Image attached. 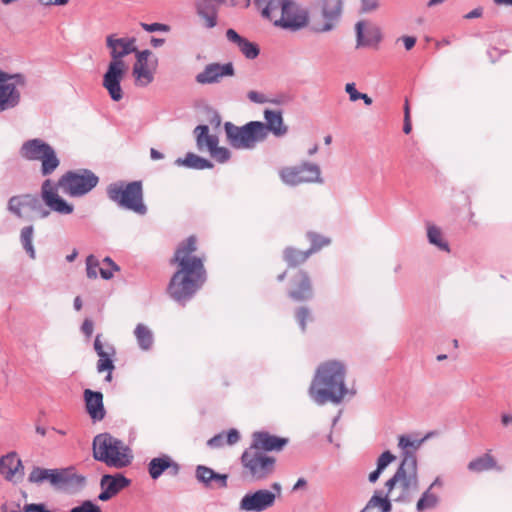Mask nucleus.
<instances>
[{
	"mask_svg": "<svg viewBox=\"0 0 512 512\" xmlns=\"http://www.w3.org/2000/svg\"><path fill=\"white\" fill-rule=\"evenodd\" d=\"M196 249V238L190 236L175 251L173 261L178 264V270L171 278L168 291L177 302L191 299L206 280L203 260L193 255Z\"/></svg>",
	"mask_w": 512,
	"mask_h": 512,
	"instance_id": "1",
	"label": "nucleus"
},
{
	"mask_svg": "<svg viewBox=\"0 0 512 512\" xmlns=\"http://www.w3.org/2000/svg\"><path fill=\"white\" fill-rule=\"evenodd\" d=\"M347 368L344 362L328 360L321 363L309 387V396L317 405L328 402L340 404L347 396L356 394L354 388L346 385Z\"/></svg>",
	"mask_w": 512,
	"mask_h": 512,
	"instance_id": "2",
	"label": "nucleus"
},
{
	"mask_svg": "<svg viewBox=\"0 0 512 512\" xmlns=\"http://www.w3.org/2000/svg\"><path fill=\"white\" fill-rule=\"evenodd\" d=\"M105 48L110 60L102 85L111 99L118 102L123 98L121 82L129 71L126 58L136 51V38L110 33L105 36Z\"/></svg>",
	"mask_w": 512,
	"mask_h": 512,
	"instance_id": "3",
	"label": "nucleus"
},
{
	"mask_svg": "<svg viewBox=\"0 0 512 512\" xmlns=\"http://www.w3.org/2000/svg\"><path fill=\"white\" fill-rule=\"evenodd\" d=\"M385 494L383 496L392 502L407 504L419 492L420 482L417 459L406 456L401 460L396 471L384 484Z\"/></svg>",
	"mask_w": 512,
	"mask_h": 512,
	"instance_id": "4",
	"label": "nucleus"
},
{
	"mask_svg": "<svg viewBox=\"0 0 512 512\" xmlns=\"http://www.w3.org/2000/svg\"><path fill=\"white\" fill-rule=\"evenodd\" d=\"M259 6H263L262 15L275 26L290 31H298L307 26L308 12L305 8L292 0H255Z\"/></svg>",
	"mask_w": 512,
	"mask_h": 512,
	"instance_id": "5",
	"label": "nucleus"
},
{
	"mask_svg": "<svg viewBox=\"0 0 512 512\" xmlns=\"http://www.w3.org/2000/svg\"><path fill=\"white\" fill-rule=\"evenodd\" d=\"M93 457L107 466L122 469L133 460L131 449L109 433H101L93 439Z\"/></svg>",
	"mask_w": 512,
	"mask_h": 512,
	"instance_id": "6",
	"label": "nucleus"
},
{
	"mask_svg": "<svg viewBox=\"0 0 512 512\" xmlns=\"http://www.w3.org/2000/svg\"><path fill=\"white\" fill-rule=\"evenodd\" d=\"M108 198L119 207L138 215H145L147 207L143 201V189L140 181L125 183L114 182L107 187Z\"/></svg>",
	"mask_w": 512,
	"mask_h": 512,
	"instance_id": "7",
	"label": "nucleus"
},
{
	"mask_svg": "<svg viewBox=\"0 0 512 512\" xmlns=\"http://www.w3.org/2000/svg\"><path fill=\"white\" fill-rule=\"evenodd\" d=\"M224 130L228 143L237 150H252L265 141L264 123L260 121H250L243 126L225 122Z\"/></svg>",
	"mask_w": 512,
	"mask_h": 512,
	"instance_id": "8",
	"label": "nucleus"
},
{
	"mask_svg": "<svg viewBox=\"0 0 512 512\" xmlns=\"http://www.w3.org/2000/svg\"><path fill=\"white\" fill-rule=\"evenodd\" d=\"M41 198L45 208L40 200L35 196H29V208L35 213L38 218L44 219L50 215V211L56 212L60 215H69L74 211V206L63 199L57 190V187L50 179H46L41 186Z\"/></svg>",
	"mask_w": 512,
	"mask_h": 512,
	"instance_id": "9",
	"label": "nucleus"
},
{
	"mask_svg": "<svg viewBox=\"0 0 512 512\" xmlns=\"http://www.w3.org/2000/svg\"><path fill=\"white\" fill-rule=\"evenodd\" d=\"M276 460L261 449L249 447L241 456L243 475L258 482L269 478L275 471Z\"/></svg>",
	"mask_w": 512,
	"mask_h": 512,
	"instance_id": "10",
	"label": "nucleus"
},
{
	"mask_svg": "<svg viewBox=\"0 0 512 512\" xmlns=\"http://www.w3.org/2000/svg\"><path fill=\"white\" fill-rule=\"evenodd\" d=\"M22 158L41 162V174L48 176L60 165V160L53 147L40 138L25 141L19 150Z\"/></svg>",
	"mask_w": 512,
	"mask_h": 512,
	"instance_id": "11",
	"label": "nucleus"
},
{
	"mask_svg": "<svg viewBox=\"0 0 512 512\" xmlns=\"http://www.w3.org/2000/svg\"><path fill=\"white\" fill-rule=\"evenodd\" d=\"M99 178L89 169L68 171L58 180V186L70 197H82L92 191Z\"/></svg>",
	"mask_w": 512,
	"mask_h": 512,
	"instance_id": "12",
	"label": "nucleus"
},
{
	"mask_svg": "<svg viewBox=\"0 0 512 512\" xmlns=\"http://www.w3.org/2000/svg\"><path fill=\"white\" fill-rule=\"evenodd\" d=\"M281 181L288 186H298L304 183H323L320 166L304 161L296 166H286L279 170Z\"/></svg>",
	"mask_w": 512,
	"mask_h": 512,
	"instance_id": "13",
	"label": "nucleus"
},
{
	"mask_svg": "<svg viewBox=\"0 0 512 512\" xmlns=\"http://www.w3.org/2000/svg\"><path fill=\"white\" fill-rule=\"evenodd\" d=\"M24 86L25 77L22 74H9L0 70V113L18 106L20 89Z\"/></svg>",
	"mask_w": 512,
	"mask_h": 512,
	"instance_id": "14",
	"label": "nucleus"
},
{
	"mask_svg": "<svg viewBox=\"0 0 512 512\" xmlns=\"http://www.w3.org/2000/svg\"><path fill=\"white\" fill-rule=\"evenodd\" d=\"M28 481L34 484L49 482L52 486L62 487L72 483L83 485L85 477L72 474L68 469H45L36 466L30 472Z\"/></svg>",
	"mask_w": 512,
	"mask_h": 512,
	"instance_id": "15",
	"label": "nucleus"
},
{
	"mask_svg": "<svg viewBox=\"0 0 512 512\" xmlns=\"http://www.w3.org/2000/svg\"><path fill=\"white\" fill-rule=\"evenodd\" d=\"M276 494L267 489L246 493L239 502V510L244 512H263L275 504Z\"/></svg>",
	"mask_w": 512,
	"mask_h": 512,
	"instance_id": "16",
	"label": "nucleus"
},
{
	"mask_svg": "<svg viewBox=\"0 0 512 512\" xmlns=\"http://www.w3.org/2000/svg\"><path fill=\"white\" fill-rule=\"evenodd\" d=\"M235 75L232 62H212L204 66L203 70L196 74L195 81L199 85H213L220 83L225 77Z\"/></svg>",
	"mask_w": 512,
	"mask_h": 512,
	"instance_id": "17",
	"label": "nucleus"
},
{
	"mask_svg": "<svg viewBox=\"0 0 512 512\" xmlns=\"http://www.w3.org/2000/svg\"><path fill=\"white\" fill-rule=\"evenodd\" d=\"M130 480L122 474H105L100 480L101 493L98 495V499L101 501H108L121 490L130 485Z\"/></svg>",
	"mask_w": 512,
	"mask_h": 512,
	"instance_id": "18",
	"label": "nucleus"
},
{
	"mask_svg": "<svg viewBox=\"0 0 512 512\" xmlns=\"http://www.w3.org/2000/svg\"><path fill=\"white\" fill-rule=\"evenodd\" d=\"M289 297L297 302H303L313 298L311 280L305 271H298L292 278V288L289 291Z\"/></svg>",
	"mask_w": 512,
	"mask_h": 512,
	"instance_id": "19",
	"label": "nucleus"
},
{
	"mask_svg": "<svg viewBox=\"0 0 512 512\" xmlns=\"http://www.w3.org/2000/svg\"><path fill=\"white\" fill-rule=\"evenodd\" d=\"M157 67L158 60H153V62L135 61L132 67L135 86L144 88L150 85L155 79Z\"/></svg>",
	"mask_w": 512,
	"mask_h": 512,
	"instance_id": "20",
	"label": "nucleus"
},
{
	"mask_svg": "<svg viewBox=\"0 0 512 512\" xmlns=\"http://www.w3.org/2000/svg\"><path fill=\"white\" fill-rule=\"evenodd\" d=\"M308 237L311 241V248L305 252H297V259L292 258V253H294V251L291 248L285 249L284 259L290 266H296L305 262L312 253L318 251L330 243L328 238L317 235L315 233H309Z\"/></svg>",
	"mask_w": 512,
	"mask_h": 512,
	"instance_id": "21",
	"label": "nucleus"
},
{
	"mask_svg": "<svg viewBox=\"0 0 512 512\" xmlns=\"http://www.w3.org/2000/svg\"><path fill=\"white\" fill-rule=\"evenodd\" d=\"M0 474L8 481L22 478L24 467L16 452H10L0 458Z\"/></svg>",
	"mask_w": 512,
	"mask_h": 512,
	"instance_id": "22",
	"label": "nucleus"
},
{
	"mask_svg": "<svg viewBox=\"0 0 512 512\" xmlns=\"http://www.w3.org/2000/svg\"><path fill=\"white\" fill-rule=\"evenodd\" d=\"M356 46H377L382 40L381 29L377 26H370L364 31V22H357L356 26Z\"/></svg>",
	"mask_w": 512,
	"mask_h": 512,
	"instance_id": "23",
	"label": "nucleus"
},
{
	"mask_svg": "<svg viewBox=\"0 0 512 512\" xmlns=\"http://www.w3.org/2000/svg\"><path fill=\"white\" fill-rule=\"evenodd\" d=\"M287 444V439L270 435L267 432H255L250 447L261 449L264 452L279 451Z\"/></svg>",
	"mask_w": 512,
	"mask_h": 512,
	"instance_id": "24",
	"label": "nucleus"
},
{
	"mask_svg": "<svg viewBox=\"0 0 512 512\" xmlns=\"http://www.w3.org/2000/svg\"><path fill=\"white\" fill-rule=\"evenodd\" d=\"M196 479L206 487L215 485L218 488H226L228 475L217 473L207 466L198 465L196 468Z\"/></svg>",
	"mask_w": 512,
	"mask_h": 512,
	"instance_id": "25",
	"label": "nucleus"
},
{
	"mask_svg": "<svg viewBox=\"0 0 512 512\" xmlns=\"http://www.w3.org/2000/svg\"><path fill=\"white\" fill-rule=\"evenodd\" d=\"M84 400L90 417L95 421L102 420L105 416L102 393L86 389L84 391Z\"/></svg>",
	"mask_w": 512,
	"mask_h": 512,
	"instance_id": "26",
	"label": "nucleus"
},
{
	"mask_svg": "<svg viewBox=\"0 0 512 512\" xmlns=\"http://www.w3.org/2000/svg\"><path fill=\"white\" fill-rule=\"evenodd\" d=\"M264 123L265 128V140L268 137L269 132L273 133L277 137L284 136L288 128L284 125L282 113L280 111H274L266 109L264 111Z\"/></svg>",
	"mask_w": 512,
	"mask_h": 512,
	"instance_id": "27",
	"label": "nucleus"
},
{
	"mask_svg": "<svg viewBox=\"0 0 512 512\" xmlns=\"http://www.w3.org/2000/svg\"><path fill=\"white\" fill-rule=\"evenodd\" d=\"M94 349L99 356V360L97 362V371L102 373L104 371L112 372L115 368L112 356L115 354V350L112 346L107 345L106 349L100 340V335H97L94 341Z\"/></svg>",
	"mask_w": 512,
	"mask_h": 512,
	"instance_id": "28",
	"label": "nucleus"
},
{
	"mask_svg": "<svg viewBox=\"0 0 512 512\" xmlns=\"http://www.w3.org/2000/svg\"><path fill=\"white\" fill-rule=\"evenodd\" d=\"M226 38L228 39V41L237 45V47L239 48L241 53L247 59H251V60L255 59L260 53V50H259L257 44L240 36L234 29H228L226 31Z\"/></svg>",
	"mask_w": 512,
	"mask_h": 512,
	"instance_id": "29",
	"label": "nucleus"
},
{
	"mask_svg": "<svg viewBox=\"0 0 512 512\" xmlns=\"http://www.w3.org/2000/svg\"><path fill=\"white\" fill-rule=\"evenodd\" d=\"M342 0H322V15L327 21L320 31H330L333 24L329 21L337 20L342 12Z\"/></svg>",
	"mask_w": 512,
	"mask_h": 512,
	"instance_id": "30",
	"label": "nucleus"
},
{
	"mask_svg": "<svg viewBox=\"0 0 512 512\" xmlns=\"http://www.w3.org/2000/svg\"><path fill=\"white\" fill-rule=\"evenodd\" d=\"M194 134L196 136V145L198 150H210L212 147L216 146L219 142L218 137L216 135L209 134V127L207 125H198L194 129Z\"/></svg>",
	"mask_w": 512,
	"mask_h": 512,
	"instance_id": "31",
	"label": "nucleus"
},
{
	"mask_svg": "<svg viewBox=\"0 0 512 512\" xmlns=\"http://www.w3.org/2000/svg\"><path fill=\"white\" fill-rule=\"evenodd\" d=\"M173 467L175 469V473L178 471V465L174 463L171 458L167 455H163L161 457L153 458L148 464V472L152 479H158L162 473Z\"/></svg>",
	"mask_w": 512,
	"mask_h": 512,
	"instance_id": "32",
	"label": "nucleus"
},
{
	"mask_svg": "<svg viewBox=\"0 0 512 512\" xmlns=\"http://www.w3.org/2000/svg\"><path fill=\"white\" fill-rule=\"evenodd\" d=\"M391 510L392 504L383 496V491L376 490L360 512H390Z\"/></svg>",
	"mask_w": 512,
	"mask_h": 512,
	"instance_id": "33",
	"label": "nucleus"
},
{
	"mask_svg": "<svg viewBox=\"0 0 512 512\" xmlns=\"http://www.w3.org/2000/svg\"><path fill=\"white\" fill-rule=\"evenodd\" d=\"M134 336L142 351H149L152 349L154 344V335L147 325L142 323L137 324L134 329Z\"/></svg>",
	"mask_w": 512,
	"mask_h": 512,
	"instance_id": "34",
	"label": "nucleus"
},
{
	"mask_svg": "<svg viewBox=\"0 0 512 512\" xmlns=\"http://www.w3.org/2000/svg\"><path fill=\"white\" fill-rule=\"evenodd\" d=\"M198 14L205 20L207 28H213L217 24V7L214 3H207L202 0H196Z\"/></svg>",
	"mask_w": 512,
	"mask_h": 512,
	"instance_id": "35",
	"label": "nucleus"
},
{
	"mask_svg": "<svg viewBox=\"0 0 512 512\" xmlns=\"http://www.w3.org/2000/svg\"><path fill=\"white\" fill-rule=\"evenodd\" d=\"M175 164L198 170L210 169L213 167V164L209 160L194 153H187L185 158H178L175 161Z\"/></svg>",
	"mask_w": 512,
	"mask_h": 512,
	"instance_id": "36",
	"label": "nucleus"
},
{
	"mask_svg": "<svg viewBox=\"0 0 512 512\" xmlns=\"http://www.w3.org/2000/svg\"><path fill=\"white\" fill-rule=\"evenodd\" d=\"M425 441V438L420 440L411 439L409 436L401 435L398 439V446L402 450V459L406 456H412L416 458L415 451L419 449L421 444Z\"/></svg>",
	"mask_w": 512,
	"mask_h": 512,
	"instance_id": "37",
	"label": "nucleus"
},
{
	"mask_svg": "<svg viewBox=\"0 0 512 512\" xmlns=\"http://www.w3.org/2000/svg\"><path fill=\"white\" fill-rule=\"evenodd\" d=\"M496 468V461L494 458L486 453L468 463V469L472 472H483Z\"/></svg>",
	"mask_w": 512,
	"mask_h": 512,
	"instance_id": "38",
	"label": "nucleus"
},
{
	"mask_svg": "<svg viewBox=\"0 0 512 512\" xmlns=\"http://www.w3.org/2000/svg\"><path fill=\"white\" fill-rule=\"evenodd\" d=\"M427 238L431 245L436 246L442 251H449L448 243L443 239L442 231L434 224L427 225Z\"/></svg>",
	"mask_w": 512,
	"mask_h": 512,
	"instance_id": "39",
	"label": "nucleus"
},
{
	"mask_svg": "<svg viewBox=\"0 0 512 512\" xmlns=\"http://www.w3.org/2000/svg\"><path fill=\"white\" fill-rule=\"evenodd\" d=\"M33 235V226H26L22 228L20 233L21 244L31 259H35L36 257V252L33 246Z\"/></svg>",
	"mask_w": 512,
	"mask_h": 512,
	"instance_id": "40",
	"label": "nucleus"
},
{
	"mask_svg": "<svg viewBox=\"0 0 512 512\" xmlns=\"http://www.w3.org/2000/svg\"><path fill=\"white\" fill-rule=\"evenodd\" d=\"M438 503V496L432 492L431 489H427L423 492L419 498L416 509L418 512H423L428 509L434 508Z\"/></svg>",
	"mask_w": 512,
	"mask_h": 512,
	"instance_id": "41",
	"label": "nucleus"
},
{
	"mask_svg": "<svg viewBox=\"0 0 512 512\" xmlns=\"http://www.w3.org/2000/svg\"><path fill=\"white\" fill-rule=\"evenodd\" d=\"M29 196H13L8 201V210L13 213L15 216L22 218V208L29 207Z\"/></svg>",
	"mask_w": 512,
	"mask_h": 512,
	"instance_id": "42",
	"label": "nucleus"
},
{
	"mask_svg": "<svg viewBox=\"0 0 512 512\" xmlns=\"http://www.w3.org/2000/svg\"><path fill=\"white\" fill-rule=\"evenodd\" d=\"M100 268V262L94 255H89L86 259L87 277L96 279Z\"/></svg>",
	"mask_w": 512,
	"mask_h": 512,
	"instance_id": "43",
	"label": "nucleus"
},
{
	"mask_svg": "<svg viewBox=\"0 0 512 512\" xmlns=\"http://www.w3.org/2000/svg\"><path fill=\"white\" fill-rule=\"evenodd\" d=\"M395 460L396 456L393 455L390 451L383 452L377 459L376 470L382 474L383 471Z\"/></svg>",
	"mask_w": 512,
	"mask_h": 512,
	"instance_id": "44",
	"label": "nucleus"
},
{
	"mask_svg": "<svg viewBox=\"0 0 512 512\" xmlns=\"http://www.w3.org/2000/svg\"><path fill=\"white\" fill-rule=\"evenodd\" d=\"M211 157L220 163H224L230 158V151L225 147H219L218 144L209 150Z\"/></svg>",
	"mask_w": 512,
	"mask_h": 512,
	"instance_id": "45",
	"label": "nucleus"
},
{
	"mask_svg": "<svg viewBox=\"0 0 512 512\" xmlns=\"http://www.w3.org/2000/svg\"><path fill=\"white\" fill-rule=\"evenodd\" d=\"M135 56V61L140 62H153V60H158L157 57L153 54V52L149 49L139 50L136 46V51L133 52Z\"/></svg>",
	"mask_w": 512,
	"mask_h": 512,
	"instance_id": "46",
	"label": "nucleus"
},
{
	"mask_svg": "<svg viewBox=\"0 0 512 512\" xmlns=\"http://www.w3.org/2000/svg\"><path fill=\"white\" fill-rule=\"evenodd\" d=\"M70 512H102L100 507L90 500H85L81 505L76 506Z\"/></svg>",
	"mask_w": 512,
	"mask_h": 512,
	"instance_id": "47",
	"label": "nucleus"
},
{
	"mask_svg": "<svg viewBox=\"0 0 512 512\" xmlns=\"http://www.w3.org/2000/svg\"><path fill=\"white\" fill-rule=\"evenodd\" d=\"M311 313L307 307H301L296 312V319L301 327L302 331L306 329V321L310 319Z\"/></svg>",
	"mask_w": 512,
	"mask_h": 512,
	"instance_id": "48",
	"label": "nucleus"
},
{
	"mask_svg": "<svg viewBox=\"0 0 512 512\" xmlns=\"http://www.w3.org/2000/svg\"><path fill=\"white\" fill-rule=\"evenodd\" d=\"M141 27L147 31V32H157V31H163V32H167L169 31V26L166 25V24H162V23H151V24H147V23H140Z\"/></svg>",
	"mask_w": 512,
	"mask_h": 512,
	"instance_id": "49",
	"label": "nucleus"
},
{
	"mask_svg": "<svg viewBox=\"0 0 512 512\" xmlns=\"http://www.w3.org/2000/svg\"><path fill=\"white\" fill-rule=\"evenodd\" d=\"M345 91L349 95V99L352 102L360 100L361 92H358L355 86V83H347L345 85Z\"/></svg>",
	"mask_w": 512,
	"mask_h": 512,
	"instance_id": "50",
	"label": "nucleus"
},
{
	"mask_svg": "<svg viewBox=\"0 0 512 512\" xmlns=\"http://www.w3.org/2000/svg\"><path fill=\"white\" fill-rule=\"evenodd\" d=\"M1 512H21V505L16 501H6L1 505Z\"/></svg>",
	"mask_w": 512,
	"mask_h": 512,
	"instance_id": "51",
	"label": "nucleus"
},
{
	"mask_svg": "<svg viewBox=\"0 0 512 512\" xmlns=\"http://www.w3.org/2000/svg\"><path fill=\"white\" fill-rule=\"evenodd\" d=\"M226 443L223 433L217 434L208 440L207 444L211 448H220Z\"/></svg>",
	"mask_w": 512,
	"mask_h": 512,
	"instance_id": "52",
	"label": "nucleus"
},
{
	"mask_svg": "<svg viewBox=\"0 0 512 512\" xmlns=\"http://www.w3.org/2000/svg\"><path fill=\"white\" fill-rule=\"evenodd\" d=\"M226 444L234 445L240 440V434L236 429H230L225 437Z\"/></svg>",
	"mask_w": 512,
	"mask_h": 512,
	"instance_id": "53",
	"label": "nucleus"
},
{
	"mask_svg": "<svg viewBox=\"0 0 512 512\" xmlns=\"http://www.w3.org/2000/svg\"><path fill=\"white\" fill-rule=\"evenodd\" d=\"M248 99L254 103H265L266 97L264 94L257 91H249L247 94Z\"/></svg>",
	"mask_w": 512,
	"mask_h": 512,
	"instance_id": "54",
	"label": "nucleus"
},
{
	"mask_svg": "<svg viewBox=\"0 0 512 512\" xmlns=\"http://www.w3.org/2000/svg\"><path fill=\"white\" fill-rule=\"evenodd\" d=\"M116 270H114L113 268H110L108 266H104L101 264L100 268H99V273H100V276L105 279V280H109L113 277L114 275V272Z\"/></svg>",
	"mask_w": 512,
	"mask_h": 512,
	"instance_id": "55",
	"label": "nucleus"
},
{
	"mask_svg": "<svg viewBox=\"0 0 512 512\" xmlns=\"http://www.w3.org/2000/svg\"><path fill=\"white\" fill-rule=\"evenodd\" d=\"M362 2V11L363 12H370L378 7V1L377 0H361Z\"/></svg>",
	"mask_w": 512,
	"mask_h": 512,
	"instance_id": "56",
	"label": "nucleus"
},
{
	"mask_svg": "<svg viewBox=\"0 0 512 512\" xmlns=\"http://www.w3.org/2000/svg\"><path fill=\"white\" fill-rule=\"evenodd\" d=\"M93 329H94V324H93L92 320L85 319L84 322L82 323V326H81L82 332L87 337H90L92 335V333H93Z\"/></svg>",
	"mask_w": 512,
	"mask_h": 512,
	"instance_id": "57",
	"label": "nucleus"
},
{
	"mask_svg": "<svg viewBox=\"0 0 512 512\" xmlns=\"http://www.w3.org/2000/svg\"><path fill=\"white\" fill-rule=\"evenodd\" d=\"M400 40H402L406 50H411L416 43V38L412 36H403Z\"/></svg>",
	"mask_w": 512,
	"mask_h": 512,
	"instance_id": "58",
	"label": "nucleus"
},
{
	"mask_svg": "<svg viewBox=\"0 0 512 512\" xmlns=\"http://www.w3.org/2000/svg\"><path fill=\"white\" fill-rule=\"evenodd\" d=\"M482 13H483V9L481 7H478V8L473 9L469 13H467L464 17L466 19L479 18L482 16Z\"/></svg>",
	"mask_w": 512,
	"mask_h": 512,
	"instance_id": "59",
	"label": "nucleus"
},
{
	"mask_svg": "<svg viewBox=\"0 0 512 512\" xmlns=\"http://www.w3.org/2000/svg\"><path fill=\"white\" fill-rule=\"evenodd\" d=\"M102 265L113 268L114 270H119V267L113 262L110 257H105L102 261Z\"/></svg>",
	"mask_w": 512,
	"mask_h": 512,
	"instance_id": "60",
	"label": "nucleus"
},
{
	"mask_svg": "<svg viewBox=\"0 0 512 512\" xmlns=\"http://www.w3.org/2000/svg\"><path fill=\"white\" fill-rule=\"evenodd\" d=\"M380 476H381V473L375 469L368 475V480L370 483H375L380 478Z\"/></svg>",
	"mask_w": 512,
	"mask_h": 512,
	"instance_id": "61",
	"label": "nucleus"
},
{
	"mask_svg": "<svg viewBox=\"0 0 512 512\" xmlns=\"http://www.w3.org/2000/svg\"><path fill=\"white\" fill-rule=\"evenodd\" d=\"M150 157L152 160H160L164 158V155L158 150L151 148L150 149Z\"/></svg>",
	"mask_w": 512,
	"mask_h": 512,
	"instance_id": "62",
	"label": "nucleus"
},
{
	"mask_svg": "<svg viewBox=\"0 0 512 512\" xmlns=\"http://www.w3.org/2000/svg\"><path fill=\"white\" fill-rule=\"evenodd\" d=\"M165 40L163 38H155V37H152L151 40H150V44L154 47V48H158V47H161L163 44H164Z\"/></svg>",
	"mask_w": 512,
	"mask_h": 512,
	"instance_id": "63",
	"label": "nucleus"
},
{
	"mask_svg": "<svg viewBox=\"0 0 512 512\" xmlns=\"http://www.w3.org/2000/svg\"><path fill=\"white\" fill-rule=\"evenodd\" d=\"M306 484H307V481L304 478H299L293 486V491H297V490L305 487Z\"/></svg>",
	"mask_w": 512,
	"mask_h": 512,
	"instance_id": "64",
	"label": "nucleus"
}]
</instances>
